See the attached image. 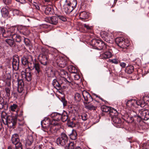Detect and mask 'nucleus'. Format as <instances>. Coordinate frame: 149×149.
I'll return each mask as SVG.
<instances>
[{"mask_svg": "<svg viewBox=\"0 0 149 149\" xmlns=\"http://www.w3.org/2000/svg\"><path fill=\"white\" fill-rule=\"evenodd\" d=\"M126 65V63L124 62H121L120 63V65L123 68H125Z\"/></svg>", "mask_w": 149, "mask_h": 149, "instance_id": "69168bd1", "label": "nucleus"}, {"mask_svg": "<svg viewBox=\"0 0 149 149\" xmlns=\"http://www.w3.org/2000/svg\"><path fill=\"white\" fill-rule=\"evenodd\" d=\"M15 145V149H23L22 146V143H19Z\"/></svg>", "mask_w": 149, "mask_h": 149, "instance_id": "49530a36", "label": "nucleus"}, {"mask_svg": "<svg viewBox=\"0 0 149 149\" xmlns=\"http://www.w3.org/2000/svg\"><path fill=\"white\" fill-rule=\"evenodd\" d=\"M58 17L55 16L47 17V22L53 25H56L58 23Z\"/></svg>", "mask_w": 149, "mask_h": 149, "instance_id": "ddd939ff", "label": "nucleus"}, {"mask_svg": "<svg viewBox=\"0 0 149 149\" xmlns=\"http://www.w3.org/2000/svg\"><path fill=\"white\" fill-rule=\"evenodd\" d=\"M130 116H132V120H138V114L135 111H132L130 113Z\"/></svg>", "mask_w": 149, "mask_h": 149, "instance_id": "393cba45", "label": "nucleus"}, {"mask_svg": "<svg viewBox=\"0 0 149 149\" xmlns=\"http://www.w3.org/2000/svg\"><path fill=\"white\" fill-rule=\"evenodd\" d=\"M77 5L76 0H67L63 6V11L66 14H69L75 8Z\"/></svg>", "mask_w": 149, "mask_h": 149, "instance_id": "f03ea898", "label": "nucleus"}, {"mask_svg": "<svg viewBox=\"0 0 149 149\" xmlns=\"http://www.w3.org/2000/svg\"><path fill=\"white\" fill-rule=\"evenodd\" d=\"M11 141L12 143L14 145L19 143H20L19 142L20 140L18 135L16 134H13L11 138Z\"/></svg>", "mask_w": 149, "mask_h": 149, "instance_id": "4468645a", "label": "nucleus"}, {"mask_svg": "<svg viewBox=\"0 0 149 149\" xmlns=\"http://www.w3.org/2000/svg\"><path fill=\"white\" fill-rule=\"evenodd\" d=\"M15 76L17 77V81H18L17 91L19 93H22L24 89V84L23 81L22 79H19L18 75L17 74Z\"/></svg>", "mask_w": 149, "mask_h": 149, "instance_id": "9d476101", "label": "nucleus"}, {"mask_svg": "<svg viewBox=\"0 0 149 149\" xmlns=\"http://www.w3.org/2000/svg\"><path fill=\"white\" fill-rule=\"evenodd\" d=\"M11 36H12V35L8 30L3 34V36L5 38H7Z\"/></svg>", "mask_w": 149, "mask_h": 149, "instance_id": "c03bdc74", "label": "nucleus"}, {"mask_svg": "<svg viewBox=\"0 0 149 149\" xmlns=\"http://www.w3.org/2000/svg\"><path fill=\"white\" fill-rule=\"evenodd\" d=\"M138 116L137 121H140L141 119L147 120L149 119V111L144 109L139 110L138 112Z\"/></svg>", "mask_w": 149, "mask_h": 149, "instance_id": "423d86ee", "label": "nucleus"}, {"mask_svg": "<svg viewBox=\"0 0 149 149\" xmlns=\"http://www.w3.org/2000/svg\"><path fill=\"white\" fill-rule=\"evenodd\" d=\"M143 100L145 102L146 105L149 106V97L145 96L143 97Z\"/></svg>", "mask_w": 149, "mask_h": 149, "instance_id": "a18cd8bd", "label": "nucleus"}, {"mask_svg": "<svg viewBox=\"0 0 149 149\" xmlns=\"http://www.w3.org/2000/svg\"><path fill=\"white\" fill-rule=\"evenodd\" d=\"M70 137L71 139L73 140L76 139L77 138V134L76 132L74 130H73L71 134H70Z\"/></svg>", "mask_w": 149, "mask_h": 149, "instance_id": "4c0bfd02", "label": "nucleus"}, {"mask_svg": "<svg viewBox=\"0 0 149 149\" xmlns=\"http://www.w3.org/2000/svg\"><path fill=\"white\" fill-rule=\"evenodd\" d=\"M102 38H103V39L106 42H110V40L108 39L107 36H106L104 37V36H102Z\"/></svg>", "mask_w": 149, "mask_h": 149, "instance_id": "e2e57ef3", "label": "nucleus"}, {"mask_svg": "<svg viewBox=\"0 0 149 149\" xmlns=\"http://www.w3.org/2000/svg\"><path fill=\"white\" fill-rule=\"evenodd\" d=\"M68 70L69 71L72 73H76L77 71V69L74 66L70 65L68 66Z\"/></svg>", "mask_w": 149, "mask_h": 149, "instance_id": "cd10ccee", "label": "nucleus"}, {"mask_svg": "<svg viewBox=\"0 0 149 149\" xmlns=\"http://www.w3.org/2000/svg\"><path fill=\"white\" fill-rule=\"evenodd\" d=\"M52 80H53L52 84L54 87L57 89H59L61 84L56 79H52Z\"/></svg>", "mask_w": 149, "mask_h": 149, "instance_id": "a878e982", "label": "nucleus"}, {"mask_svg": "<svg viewBox=\"0 0 149 149\" xmlns=\"http://www.w3.org/2000/svg\"><path fill=\"white\" fill-rule=\"evenodd\" d=\"M25 71H22V74H24V78L27 81H31L32 79L31 71L29 70V68H26Z\"/></svg>", "mask_w": 149, "mask_h": 149, "instance_id": "9b49d317", "label": "nucleus"}, {"mask_svg": "<svg viewBox=\"0 0 149 149\" xmlns=\"http://www.w3.org/2000/svg\"><path fill=\"white\" fill-rule=\"evenodd\" d=\"M28 58L24 56H23L22 58V64L24 65H26L28 64L29 62L28 61Z\"/></svg>", "mask_w": 149, "mask_h": 149, "instance_id": "ea45409f", "label": "nucleus"}, {"mask_svg": "<svg viewBox=\"0 0 149 149\" xmlns=\"http://www.w3.org/2000/svg\"><path fill=\"white\" fill-rule=\"evenodd\" d=\"M12 38L16 42H21L23 38L19 35L16 34L12 35Z\"/></svg>", "mask_w": 149, "mask_h": 149, "instance_id": "4be33fe9", "label": "nucleus"}, {"mask_svg": "<svg viewBox=\"0 0 149 149\" xmlns=\"http://www.w3.org/2000/svg\"><path fill=\"white\" fill-rule=\"evenodd\" d=\"M84 27L88 30H90L92 29L91 26H89L88 25L86 24H84Z\"/></svg>", "mask_w": 149, "mask_h": 149, "instance_id": "13d9d810", "label": "nucleus"}, {"mask_svg": "<svg viewBox=\"0 0 149 149\" xmlns=\"http://www.w3.org/2000/svg\"><path fill=\"white\" fill-rule=\"evenodd\" d=\"M16 28L15 27H12L8 29V31L10 32L11 35H14V34H16L15 33Z\"/></svg>", "mask_w": 149, "mask_h": 149, "instance_id": "37998d69", "label": "nucleus"}, {"mask_svg": "<svg viewBox=\"0 0 149 149\" xmlns=\"http://www.w3.org/2000/svg\"><path fill=\"white\" fill-rule=\"evenodd\" d=\"M48 116L53 118V120H51L47 118V120H48L49 124L47 127V133L50 135H55L58 129V126L59 124L56 121H59L61 120L63 122H64L66 121H68L69 120L68 119L67 114L65 111H64L62 113L57 112L53 113L50 115H49Z\"/></svg>", "mask_w": 149, "mask_h": 149, "instance_id": "f257e3e1", "label": "nucleus"}, {"mask_svg": "<svg viewBox=\"0 0 149 149\" xmlns=\"http://www.w3.org/2000/svg\"><path fill=\"white\" fill-rule=\"evenodd\" d=\"M33 139L32 135H29L26 140V146H30L33 143Z\"/></svg>", "mask_w": 149, "mask_h": 149, "instance_id": "f3484780", "label": "nucleus"}, {"mask_svg": "<svg viewBox=\"0 0 149 149\" xmlns=\"http://www.w3.org/2000/svg\"><path fill=\"white\" fill-rule=\"evenodd\" d=\"M17 105L13 104L12 105H11L10 107V110L12 111H15V110L17 109Z\"/></svg>", "mask_w": 149, "mask_h": 149, "instance_id": "8fccbe9b", "label": "nucleus"}, {"mask_svg": "<svg viewBox=\"0 0 149 149\" xmlns=\"http://www.w3.org/2000/svg\"><path fill=\"white\" fill-rule=\"evenodd\" d=\"M19 58L18 56L14 57L13 59V68L15 70H17L19 68Z\"/></svg>", "mask_w": 149, "mask_h": 149, "instance_id": "f8f14e48", "label": "nucleus"}, {"mask_svg": "<svg viewBox=\"0 0 149 149\" xmlns=\"http://www.w3.org/2000/svg\"><path fill=\"white\" fill-rule=\"evenodd\" d=\"M92 45L94 48L99 50H105L107 47L105 43L100 40L93 39L92 41Z\"/></svg>", "mask_w": 149, "mask_h": 149, "instance_id": "39448f33", "label": "nucleus"}, {"mask_svg": "<svg viewBox=\"0 0 149 149\" xmlns=\"http://www.w3.org/2000/svg\"><path fill=\"white\" fill-rule=\"evenodd\" d=\"M58 17L59 19L65 22L66 21L67 19L66 17L62 15H58Z\"/></svg>", "mask_w": 149, "mask_h": 149, "instance_id": "6e6d98bb", "label": "nucleus"}, {"mask_svg": "<svg viewBox=\"0 0 149 149\" xmlns=\"http://www.w3.org/2000/svg\"><path fill=\"white\" fill-rule=\"evenodd\" d=\"M49 71H50V74H48V77H51V79H52L55 76V73L51 69L48 70Z\"/></svg>", "mask_w": 149, "mask_h": 149, "instance_id": "79ce46f5", "label": "nucleus"}, {"mask_svg": "<svg viewBox=\"0 0 149 149\" xmlns=\"http://www.w3.org/2000/svg\"><path fill=\"white\" fill-rule=\"evenodd\" d=\"M74 98L76 101L80 102L81 99V94L78 93H76L74 94Z\"/></svg>", "mask_w": 149, "mask_h": 149, "instance_id": "f704fd0d", "label": "nucleus"}, {"mask_svg": "<svg viewBox=\"0 0 149 149\" xmlns=\"http://www.w3.org/2000/svg\"><path fill=\"white\" fill-rule=\"evenodd\" d=\"M115 143L113 145L116 146L119 145L120 143V141H115Z\"/></svg>", "mask_w": 149, "mask_h": 149, "instance_id": "0e129e2a", "label": "nucleus"}, {"mask_svg": "<svg viewBox=\"0 0 149 149\" xmlns=\"http://www.w3.org/2000/svg\"><path fill=\"white\" fill-rule=\"evenodd\" d=\"M68 138L65 133L61 134V136L59 137L56 140L57 144L59 146H64L67 143Z\"/></svg>", "mask_w": 149, "mask_h": 149, "instance_id": "0eeeda50", "label": "nucleus"}, {"mask_svg": "<svg viewBox=\"0 0 149 149\" xmlns=\"http://www.w3.org/2000/svg\"><path fill=\"white\" fill-rule=\"evenodd\" d=\"M41 125L42 128L43 130L46 132L47 130V126L46 125V122L45 120H42L41 122Z\"/></svg>", "mask_w": 149, "mask_h": 149, "instance_id": "a19ab883", "label": "nucleus"}, {"mask_svg": "<svg viewBox=\"0 0 149 149\" xmlns=\"http://www.w3.org/2000/svg\"><path fill=\"white\" fill-rule=\"evenodd\" d=\"M112 56V53L110 52H106L100 55L101 58L106 59L111 58Z\"/></svg>", "mask_w": 149, "mask_h": 149, "instance_id": "dca6fc26", "label": "nucleus"}, {"mask_svg": "<svg viewBox=\"0 0 149 149\" xmlns=\"http://www.w3.org/2000/svg\"><path fill=\"white\" fill-rule=\"evenodd\" d=\"M136 103L141 107H143L146 105L145 102L143 100H143H138L136 101Z\"/></svg>", "mask_w": 149, "mask_h": 149, "instance_id": "7c9ffc66", "label": "nucleus"}, {"mask_svg": "<svg viewBox=\"0 0 149 149\" xmlns=\"http://www.w3.org/2000/svg\"><path fill=\"white\" fill-rule=\"evenodd\" d=\"M33 64V68L35 69L37 76H38L41 71L40 64L39 63H34Z\"/></svg>", "mask_w": 149, "mask_h": 149, "instance_id": "aec40b11", "label": "nucleus"}, {"mask_svg": "<svg viewBox=\"0 0 149 149\" xmlns=\"http://www.w3.org/2000/svg\"><path fill=\"white\" fill-rule=\"evenodd\" d=\"M81 117L83 120H86L87 119V115L85 113H83L81 115Z\"/></svg>", "mask_w": 149, "mask_h": 149, "instance_id": "864d4df0", "label": "nucleus"}, {"mask_svg": "<svg viewBox=\"0 0 149 149\" xmlns=\"http://www.w3.org/2000/svg\"><path fill=\"white\" fill-rule=\"evenodd\" d=\"M59 74L62 77L65 78L67 75L68 73L63 69H61L60 70Z\"/></svg>", "mask_w": 149, "mask_h": 149, "instance_id": "e433bc0d", "label": "nucleus"}, {"mask_svg": "<svg viewBox=\"0 0 149 149\" xmlns=\"http://www.w3.org/2000/svg\"><path fill=\"white\" fill-rule=\"evenodd\" d=\"M5 91L6 92V95L7 97H9L10 95V88L6 87L5 88Z\"/></svg>", "mask_w": 149, "mask_h": 149, "instance_id": "de8ad7c7", "label": "nucleus"}, {"mask_svg": "<svg viewBox=\"0 0 149 149\" xmlns=\"http://www.w3.org/2000/svg\"><path fill=\"white\" fill-rule=\"evenodd\" d=\"M24 41L26 45L29 49H31V45L29 39L26 38H24Z\"/></svg>", "mask_w": 149, "mask_h": 149, "instance_id": "58836bf2", "label": "nucleus"}, {"mask_svg": "<svg viewBox=\"0 0 149 149\" xmlns=\"http://www.w3.org/2000/svg\"><path fill=\"white\" fill-rule=\"evenodd\" d=\"M4 3L6 4H9L11 3V0H3Z\"/></svg>", "mask_w": 149, "mask_h": 149, "instance_id": "052dcab7", "label": "nucleus"}, {"mask_svg": "<svg viewBox=\"0 0 149 149\" xmlns=\"http://www.w3.org/2000/svg\"><path fill=\"white\" fill-rule=\"evenodd\" d=\"M20 33L24 36H27L29 34V32L27 29L23 31H21V33Z\"/></svg>", "mask_w": 149, "mask_h": 149, "instance_id": "09e8293b", "label": "nucleus"}, {"mask_svg": "<svg viewBox=\"0 0 149 149\" xmlns=\"http://www.w3.org/2000/svg\"><path fill=\"white\" fill-rule=\"evenodd\" d=\"M61 101L63 103V106H64L65 107L66 106L67 104V101L65 100V97H61Z\"/></svg>", "mask_w": 149, "mask_h": 149, "instance_id": "603ef678", "label": "nucleus"}, {"mask_svg": "<svg viewBox=\"0 0 149 149\" xmlns=\"http://www.w3.org/2000/svg\"><path fill=\"white\" fill-rule=\"evenodd\" d=\"M13 13L14 15H18L20 14V12L19 10L14 9L13 11Z\"/></svg>", "mask_w": 149, "mask_h": 149, "instance_id": "3c124183", "label": "nucleus"}, {"mask_svg": "<svg viewBox=\"0 0 149 149\" xmlns=\"http://www.w3.org/2000/svg\"><path fill=\"white\" fill-rule=\"evenodd\" d=\"M60 85L61 86H60V87L59 89H66L67 88V87L66 86H63V84L61 83V84Z\"/></svg>", "mask_w": 149, "mask_h": 149, "instance_id": "bf43d9fd", "label": "nucleus"}, {"mask_svg": "<svg viewBox=\"0 0 149 149\" xmlns=\"http://www.w3.org/2000/svg\"><path fill=\"white\" fill-rule=\"evenodd\" d=\"M115 42L119 47L121 48H127L129 45V41L123 37L117 38L116 39Z\"/></svg>", "mask_w": 149, "mask_h": 149, "instance_id": "20e7f679", "label": "nucleus"}, {"mask_svg": "<svg viewBox=\"0 0 149 149\" xmlns=\"http://www.w3.org/2000/svg\"><path fill=\"white\" fill-rule=\"evenodd\" d=\"M54 13V12L53 6L47 3V15H52Z\"/></svg>", "mask_w": 149, "mask_h": 149, "instance_id": "b1692460", "label": "nucleus"}, {"mask_svg": "<svg viewBox=\"0 0 149 149\" xmlns=\"http://www.w3.org/2000/svg\"><path fill=\"white\" fill-rule=\"evenodd\" d=\"M75 146V144L74 142H71L68 143V146H66L65 148V149H74Z\"/></svg>", "mask_w": 149, "mask_h": 149, "instance_id": "72a5a7b5", "label": "nucleus"}, {"mask_svg": "<svg viewBox=\"0 0 149 149\" xmlns=\"http://www.w3.org/2000/svg\"><path fill=\"white\" fill-rule=\"evenodd\" d=\"M111 120L113 124L117 127H119L122 121L120 119L118 118L117 116L118 113L115 109H112L111 110Z\"/></svg>", "mask_w": 149, "mask_h": 149, "instance_id": "7ed1b4c3", "label": "nucleus"}, {"mask_svg": "<svg viewBox=\"0 0 149 149\" xmlns=\"http://www.w3.org/2000/svg\"><path fill=\"white\" fill-rule=\"evenodd\" d=\"M84 105L85 108L90 111L95 110L97 108L96 107L93 106L91 104H85V105Z\"/></svg>", "mask_w": 149, "mask_h": 149, "instance_id": "bb28decb", "label": "nucleus"}, {"mask_svg": "<svg viewBox=\"0 0 149 149\" xmlns=\"http://www.w3.org/2000/svg\"><path fill=\"white\" fill-rule=\"evenodd\" d=\"M67 62L63 58H61V61H60L58 66L61 68H64L66 66Z\"/></svg>", "mask_w": 149, "mask_h": 149, "instance_id": "c756f323", "label": "nucleus"}, {"mask_svg": "<svg viewBox=\"0 0 149 149\" xmlns=\"http://www.w3.org/2000/svg\"><path fill=\"white\" fill-rule=\"evenodd\" d=\"M112 109H114L106 106H102L101 107V109L102 111L103 112H109V114L110 115V116L111 115V110H112Z\"/></svg>", "mask_w": 149, "mask_h": 149, "instance_id": "6ab92c4d", "label": "nucleus"}, {"mask_svg": "<svg viewBox=\"0 0 149 149\" xmlns=\"http://www.w3.org/2000/svg\"><path fill=\"white\" fill-rule=\"evenodd\" d=\"M11 75L9 73H7L5 76V80L6 81V83L8 86H10L11 84Z\"/></svg>", "mask_w": 149, "mask_h": 149, "instance_id": "a211bd4d", "label": "nucleus"}, {"mask_svg": "<svg viewBox=\"0 0 149 149\" xmlns=\"http://www.w3.org/2000/svg\"><path fill=\"white\" fill-rule=\"evenodd\" d=\"M5 41L11 47H14L16 45L14 40L12 38L6 39Z\"/></svg>", "mask_w": 149, "mask_h": 149, "instance_id": "5701e85b", "label": "nucleus"}, {"mask_svg": "<svg viewBox=\"0 0 149 149\" xmlns=\"http://www.w3.org/2000/svg\"><path fill=\"white\" fill-rule=\"evenodd\" d=\"M43 50L42 51V54L40 56V58L41 57L42 59H40V63L46 66L47 65V56L46 54L43 52Z\"/></svg>", "mask_w": 149, "mask_h": 149, "instance_id": "2eb2a0df", "label": "nucleus"}, {"mask_svg": "<svg viewBox=\"0 0 149 149\" xmlns=\"http://www.w3.org/2000/svg\"><path fill=\"white\" fill-rule=\"evenodd\" d=\"M136 103V100H130L127 101L126 105L129 107H132L134 106V104Z\"/></svg>", "mask_w": 149, "mask_h": 149, "instance_id": "473e14b6", "label": "nucleus"}, {"mask_svg": "<svg viewBox=\"0 0 149 149\" xmlns=\"http://www.w3.org/2000/svg\"><path fill=\"white\" fill-rule=\"evenodd\" d=\"M35 3V4H33V5L36 8V9H37V10H40V7H39V5L37 4L36 3Z\"/></svg>", "mask_w": 149, "mask_h": 149, "instance_id": "680f3d73", "label": "nucleus"}, {"mask_svg": "<svg viewBox=\"0 0 149 149\" xmlns=\"http://www.w3.org/2000/svg\"><path fill=\"white\" fill-rule=\"evenodd\" d=\"M82 94L84 99L83 102L84 105L88 104L93 100L92 97L87 91L84 90L82 91Z\"/></svg>", "mask_w": 149, "mask_h": 149, "instance_id": "6e6552de", "label": "nucleus"}, {"mask_svg": "<svg viewBox=\"0 0 149 149\" xmlns=\"http://www.w3.org/2000/svg\"><path fill=\"white\" fill-rule=\"evenodd\" d=\"M109 61L110 62L116 64H118V60L116 59H110Z\"/></svg>", "mask_w": 149, "mask_h": 149, "instance_id": "5fc2aeb1", "label": "nucleus"}, {"mask_svg": "<svg viewBox=\"0 0 149 149\" xmlns=\"http://www.w3.org/2000/svg\"><path fill=\"white\" fill-rule=\"evenodd\" d=\"M19 29H20L19 32L20 33H21V31H23L26 29H27V28L25 26H21L19 27Z\"/></svg>", "mask_w": 149, "mask_h": 149, "instance_id": "4d7b16f0", "label": "nucleus"}, {"mask_svg": "<svg viewBox=\"0 0 149 149\" xmlns=\"http://www.w3.org/2000/svg\"><path fill=\"white\" fill-rule=\"evenodd\" d=\"M79 16L81 19H86L88 17V14L86 11H82L80 13Z\"/></svg>", "mask_w": 149, "mask_h": 149, "instance_id": "412c9836", "label": "nucleus"}, {"mask_svg": "<svg viewBox=\"0 0 149 149\" xmlns=\"http://www.w3.org/2000/svg\"><path fill=\"white\" fill-rule=\"evenodd\" d=\"M2 15L3 17L6 18L8 17L9 12L8 10L6 8H3L1 10Z\"/></svg>", "mask_w": 149, "mask_h": 149, "instance_id": "c85d7f7f", "label": "nucleus"}, {"mask_svg": "<svg viewBox=\"0 0 149 149\" xmlns=\"http://www.w3.org/2000/svg\"><path fill=\"white\" fill-rule=\"evenodd\" d=\"M34 149H42V146L41 145H36L34 147Z\"/></svg>", "mask_w": 149, "mask_h": 149, "instance_id": "338daca9", "label": "nucleus"}, {"mask_svg": "<svg viewBox=\"0 0 149 149\" xmlns=\"http://www.w3.org/2000/svg\"><path fill=\"white\" fill-rule=\"evenodd\" d=\"M6 124L10 128H15V125L16 124L17 120L15 118H13L10 117L9 119H7L6 118Z\"/></svg>", "mask_w": 149, "mask_h": 149, "instance_id": "1a4fd4ad", "label": "nucleus"}, {"mask_svg": "<svg viewBox=\"0 0 149 149\" xmlns=\"http://www.w3.org/2000/svg\"><path fill=\"white\" fill-rule=\"evenodd\" d=\"M74 125V124L72 121H71L68 123V126L69 127H73Z\"/></svg>", "mask_w": 149, "mask_h": 149, "instance_id": "774afa93", "label": "nucleus"}, {"mask_svg": "<svg viewBox=\"0 0 149 149\" xmlns=\"http://www.w3.org/2000/svg\"><path fill=\"white\" fill-rule=\"evenodd\" d=\"M134 70V67L132 65L127 66L126 68V72L129 74L132 73Z\"/></svg>", "mask_w": 149, "mask_h": 149, "instance_id": "2f4dec72", "label": "nucleus"}, {"mask_svg": "<svg viewBox=\"0 0 149 149\" xmlns=\"http://www.w3.org/2000/svg\"><path fill=\"white\" fill-rule=\"evenodd\" d=\"M61 58H63L59 56H57L55 57L53 60V63H56L58 66L60 61H61Z\"/></svg>", "mask_w": 149, "mask_h": 149, "instance_id": "c9c22d12", "label": "nucleus"}]
</instances>
